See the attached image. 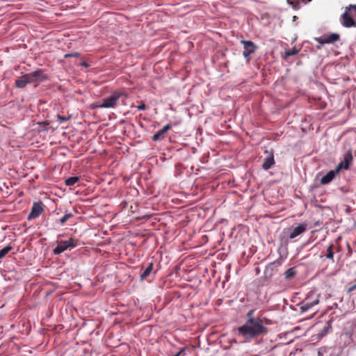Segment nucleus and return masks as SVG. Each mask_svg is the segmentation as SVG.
I'll use <instances>...</instances> for the list:
<instances>
[{
    "instance_id": "obj_7",
    "label": "nucleus",
    "mask_w": 356,
    "mask_h": 356,
    "mask_svg": "<svg viewBox=\"0 0 356 356\" xmlns=\"http://www.w3.org/2000/svg\"><path fill=\"white\" fill-rule=\"evenodd\" d=\"M44 211V204L42 202H33L31 212L29 214L28 219H35L40 216V215Z\"/></svg>"
},
{
    "instance_id": "obj_5",
    "label": "nucleus",
    "mask_w": 356,
    "mask_h": 356,
    "mask_svg": "<svg viewBox=\"0 0 356 356\" xmlns=\"http://www.w3.org/2000/svg\"><path fill=\"white\" fill-rule=\"evenodd\" d=\"M307 229V223L303 222L296 227L284 229L283 233L286 234L289 239H293L303 234Z\"/></svg>"
},
{
    "instance_id": "obj_27",
    "label": "nucleus",
    "mask_w": 356,
    "mask_h": 356,
    "mask_svg": "<svg viewBox=\"0 0 356 356\" xmlns=\"http://www.w3.org/2000/svg\"><path fill=\"white\" fill-rule=\"evenodd\" d=\"M254 311L253 309H252V310H250V311H249V312H248V314H247V318H248V319H250V318H254V317H252V315H253V314H254Z\"/></svg>"
},
{
    "instance_id": "obj_17",
    "label": "nucleus",
    "mask_w": 356,
    "mask_h": 356,
    "mask_svg": "<svg viewBox=\"0 0 356 356\" xmlns=\"http://www.w3.org/2000/svg\"><path fill=\"white\" fill-rule=\"evenodd\" d=\"M286 1L294 10H298L300 7V3L305 2V0H286Z\"/></svg>"
},
{
    "instance_id": "obj_19",
    "label": "nucleus",
    "mask_w": 356,
    "mask_h": 356,
    "mask_svg": "<svg viewBox=\"0 0 356 356\" xmlns=\"http://www.w3.org/2000/svg\"><path fill=\"white\" fill-rule=\"evenodd\" d=\"M333 248H334L333 244H330L327 249V254L325 255L326 258L331 259L332 261H333L334 254V252L333 251Z\"/></svg>"
},
{
    "instance_id": "obj_9",
    "label": "nucleus",
    "mask_w": 356,
    "mask_h": 356,
    "mask_svg": "<svg viewBox=\"0 0 356 356\" xmlns=\"http://www.w3.org/2000/svg\"><path fill=\"white\" fill-rule=\"evenodd\" d=\"M241 42L243 44V56L247 58L250 55L253 54L257 49V45L250 40H241Z\"/></svg>"
},
{
    "instance_id": "obj_23",
    "label": "nucleus",
    "mask_w": 356,
    "mask_h": 356,
    "mask_svg": "<svg viewBox=\"0 0 356 356\" xmlns=\"http://www.w3.org/2000/svg\"><path fill=\"white\" fill-rule=\"evenodd\" d=\"M296 271L293 268H289L286 272L284 273L285 277L286 279H290L295 276Z\"/></svg>"
},
{
    "instance_id": "obj_16",
    "label": "nucleus",
    "mask_w": 356,
    "mask_h": 356,
    "mask_svg": "<svg viewBox=\"0 0 356 356\" xmlns=\"http://www.w3.org/2000/svg\"><path fill=\"white\" fill-rule=\"evenodd\" d=\"M352 155L351 154H348L346 156H345V159H344V161L343 162H341L340 164H342V168H343L344 169H348L349 168V164L352 161Z\"/></svg>"
},
{
    "instance_id": "obj_21",
    "label": "nucleus",
    "mask_w": 356,
    "mask_h": 356,
    "mask_svg": "<svg viewBox=\"0 0 356 356\" xmlns=\"http://www.w3.org/2000/svg\"><path fill=\"white\" fill-rule=\"evenodd\" d=\"M299 50L297 49L296 47H293L291 49H288L285 51V58H288L289 56H294L298 53Z\"/></svg>"
},
{
    "instance_id": "obj_32",
    "label": "nucleus",
    "mask_w": 356,
    "mask_h": 356,
    "mask_svg": "<svg viewBox=\"0 0 356 356\" xmlns=\"http://www.w3.org/2000/svg\"><path fill=\"white\" fill-rule=\"evenodd\" d=\"M305 2H303V3H308V2L312 1V0H305Z\"/></svg>"
},
{
    "instance_id": "obj_12",
    "label": "nucleus",
    "mask_w": 356,
    "mask_h": 356,
    "mask_svg": "<svg viewBox=\"0 0 356 356\" xmlns=\"http://www.w3.org/2000/svg\"><path fill=\"white\" fill-rule=\"evenodd\" d=\"M265 154L267 156L265 158L264 161L262 164V168L265 170H269L275 164L274 154L271 149L270 151L266 150Z\"/></svg>"
},
{
    "instance_id": "obj_26",
    "label": "nucleus",
    "mask_w": 356,
    "mask_h": 356,
    "mask_svg": "<svg viewBox=\"0 0 356 356\" xmlns=\"http://www.w3.org/2000/svg\"><path fill=\"white\" fill-rule=\"evenodd\" d=\"M355 289H356V283L355 284H353V286H350L347 289V293H350L353 292V291H355Z\"/></svg>"
},
{
    "instance_id": "obj_11",
    "label": "nucleus",
    "mask_w": 356,
    "mask_h": 356,
    "mask_svg": "<svg viewBox=\"0 0 356 356\" xmlns=\"http://www.w3.org/2000/svg\"><path fill=\"white\" fill-rule=\"evenodd\" d=\"M341 167H342V164H339L335 170L329 171L325 176H323L321 179V181H320L321 184H327L330 182H331L335 177L336 175L339 172V171L340 170Z\"/></svg>"
},
{
    "instance_id": "obj_28",
    "label": "nucleus",
    "mask_w": 356,
    "mask_h": 356,
    "mask_svg": "<svg viewBox=\"0 0 356 356\" xmlns=\"http://www.w3.org/2000/svg\"><path fill=\"white\" fill-rule=\"evenodd\" d=\"M137 108L138 110H145L147 108V106L145 104L141 103L140 105L137 106Z\"/></svg>"
},
{
    "instance_id": "obj_22",
    "label": "nucleus",
    "mask_w": 356,
    "mask_h": 356,
    "mask_svg": "<svg viewBox=\"0 0 356 356\" xmlns=\"http://www.w3.org/2000/svg\"><path fill=\"white\" fill-rule=\"evenodd\" d=\"M347 10L350 12L351 16L354 19H356V5H350L348 7L346 8Z\"/></svg>"
},
{
    "instance_id": "obj_31",
    "label": "nucleus",
    "mask_w": 356,
    "mask_h": 356,
    "mask_svg": "<svg viewBox=\"0 0 356 356\" xmlns=\"http://www.w3.org/2000/svg\"><path fill=\"white\" fill-rule=\"evenodd\" d=\"M81 66H83L85 67H88L89 66V65L88 64V63H86V61H83L81 63Z\"/></svg>"
},
{
    "instance_id": "obj_2",
    "label": "nucleus",
    "mask_w": 356,
    "mask_h": 356,
    "mask_svg": "<svg viewBox=\"0 0 356 356\" xmlns=\"http://www.w3.org/2000/svg\"><path fill=\"white\" fill-rule=\"evenodd\" d=\"M319 302V295L311 292L300 304V309L301 312H307L309 311L314 306Z\"/></svg>"
},
{
    "instance_id": "obj_25",
    "label": "nucleus",
    "mask_w": 356,
    "mask_h": 356,
    "mask_svg": "<svg viewBox=\"0 0 356 356\" xmlns=\"http://www.w3.org/2000/svg\"><path fill=\"white\" fill-rule=\"evenodd\" d=\"M79 54L78 53H74V54H66L64 57L66 58H68V57H78L79 56Z\"/></svg>"
},
{
    "instance_id": "obj_15",
    "label": "nucleus",
    "mask_w": 356,
    "mask_h": 356,
    "mask_svg": "<svg viewBox=\"0 0 356 356\" xmlns=\"http://www.w3.org/2000/svg\"><path fill=\"white\" fill-rule=\"evenodd\" d=\"M152 270H153V264L149 263L148 264V266L146 267V268L144 270V271L141 273L140 280H143L147 277H148L150 273L152 271Z\"/></svg>"
},
{
    "instance_id": "obj_14",
    "label": "nucleus",
    "mask_w": 356,
    "mask_h": 356,
    "mask_svg": "<svg viewBox=\"0 0 356 356\" xmlns=\"http://www.w3.org/2000/svg\"><path fill=\"white\" fill-rule=\"evenodd\" d=\"M26 79L24 74L22 75L19 79L15 81V86L17 88H24L27 84Z\"/></svg>"
},
{
    "instance_id": "obj_20",
    "label": "nucleus",
    "mask_w": 356,
    "mask_h": 356,
    "mask_svg": "<svg viewBox=\"0 0 356 356\" xmlns=\"http://www.w3.org/2000/svg\"><path fill=\"white\" fill-rule=\"evenodd\" d=\"M11 250L13 247L10 245L0 250V259L3 258Z\"/></svg>"
},
{
    "instance_id": "obj_4",
    "label": "nucleus",
    "mask_w": 356,
    "mask_h": 356,
    "mask_svg": "<svg viewBox=\"0 0 356 356\" xmlns=\"http://www.w3.org/2000/svg\"><path fill=\"white\" fill-rule=\"evenodd\" d=\"M76 243L74 238H70L68 241H60L58 242L56 247L54 249L53 252L54 254L58 255L63 252L67 249L75 248Z\"/></svg>"
},
{
    "instance_id": "obj_13",
    "label": "nucleus",
    "mask_w": 356,
    "mask_h": 356,
    "mask_svg": "<svg viewBox=\"0 0 356 356\" xmlns=\"http://www.w3.org/2000/svg\"><path fill=\"white\" fill-rule=\"evenodd\" d=\"M172 125L171 123L167 124L165 126L163 127L162 129L158 131L156 134H154L152 136V140L154 141H159L162 140L164 138V135L172 128Z\"/></svg>"
},
{
    "instance_id": "obj_29",
    "label": "nucleus",
    "mask_w": 356,
    "mask_h": 356,
    "mask_svg": "<svg viewBox=\"0 0 356 356\" xmlns=\"http://www.w3.org/2000/svg\"><path fill=\"white\" fill-rule=\"evenodd\" d=\"M57 118L60 122H66L68 120L67 118L62 117L59 115H58Z\"/></svg>"
},
{
    "instance_id": "obj_10",
    "label": "nucleus",
    "mask_w": 356,
    "mask_h": 356,
    "mask_svg": "<svg viewBox=\"0 0 356 356\" xmlns=\"http://www.w3.org/2000/svg\"><path fill=\"white\" fill-rule=\"evenodd\" d=\"M339 35L338 33H331L330 35H325L316 39V40L321 44H330L339 40Z\"/></svg>"
},
{
    "instance_id": "obj_30",
    "label": "nucleus",
    "mask_w": 356,
    "mask_h": 356,
    "mask_svg": "<svg viewBox=\"0 0 356 356\" xmlns=\"http://www.w3.org/2000/svg\"><path fill=\"white\" fill-rule=\"evenodd\" d=\"M185 350H186L185 348H181L176 355H175L173 356H181V355L183 356Z\"/></svg>"
},
{
    "instance_id": "obj_6",
    "label": "nucleus",
    "mask_w": 356,
    "mask_h": 356,
    "mask_svg": "<svg viewBox=\"0 0 356 356\" xmlns=\"http://www.w3.org/2000/svg\"><path fill=\"white\" fill-rule=\"evenodd\" d=\"M24 75L29 83L42 82L47 79V76L43 73L42 70H38L29 74H24Z\"/></svg>"
},
{
    "instance_id": "obj_24",
    "label": "nucleus",
    "mask_w": 356,
    "mask_h": 356,
    "mask_svg": "<svg viewBox=\"0 0 356 356\" xmlns=\"http://www.w3.org/2000/svg\"><path fill=\"white\" fill-rule=\"evenodd\" d=\"M72 217H73V214L71 213H66L65 215H64L60 219V222L63 225L65 224L70 218H71Z\"/></svg>"
},
{
    "instance_id": "obj_1",
    "label": "nucleus",
    "mask_w": 356,
    "mask_h": 356,
    "mask_svg": "<svg viewBox=\"0 0 356 356\" xmlns=\"http://www.w3.org/2000/svg\"><path fill=\"white\" fill-rule=\"evenodd\" d=\"M238 335L243 337L245 341H250L252 339L261 335L266 334L268 329L264 325L260 318L247 319L246 323L237 328Z\"/></svg>"
},
{
    "instance_id": "obj_8",
    "label": "nucleus",
    "mask_w": 356,
    "mask_h": 356,
    "mask_svg": "<svg viewBox=\"0 0 356 356\" xmlns=\"http://www.w3.org/2000/svg\"><path fill=\"white\" fill-rule=\"evenodd\" d=\"M341 24L346 28L356 26L355 20L350 15V12L346 8L345 12L341 15Z\"/></svg>"
},
{
    "instance_id": "obj_3",
    "label": "nucleus",
    "mask_w": 356,
    "mask_h": 356,
    "mask_svg": "<svg viewBox=\"0 0 356 356\" xmlns=\"http://www.w3.org/2000/svg\"><path fill=\"white\" fill-rule=\"evenodd\" d=\"M124 95V92L122 91H114L109 97L104 99L101 104L97 105L95 107L106 108H115L118 99Z\"/></svg>"
},
{
    "instance_id": "obj_18",
    "label": "nucleus",
    "mask_w": 356,
    "mask_h": 356,
    "mask_svg": "<svg viewBox=\"0 0 356 356\" xmlns=\"http://www.w3.org/2000/svg\"><path fill=\"white\" fill-rule=\"evenodd\" d=\"M79 180V177H71L65 181V184L67 186H74Z\"/></svg>"
}]
</instances>
